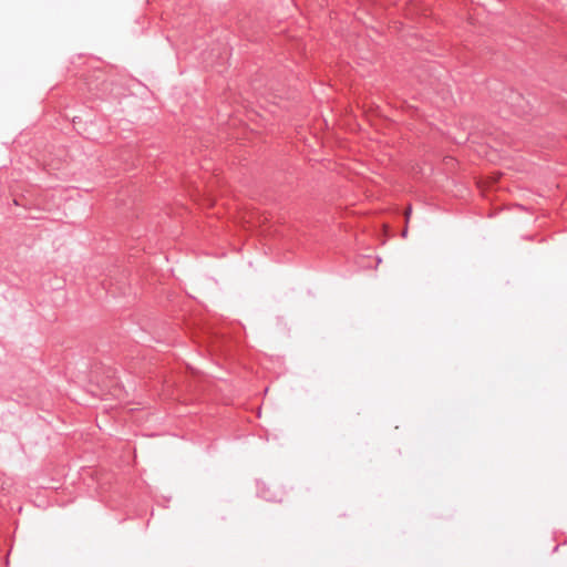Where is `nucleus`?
Listing matches in <instances>:
<instances>
[{"instance_id": "1", "label": "nucleus", "mask_w": 567, "mask_h": 567, "mask_svg": "<svg viewBox=\"0 0 567 567\" xmlns=\"http://www.w3.org/2000/svg\"><path fill=\"white\" fill-rule=\"evenodd\" d=\"M411 213H412L411 207H408V208H406V210H405V213H404L406 223H408V221H409V219H410Z\"/></svg>"}, {"instance_id": "2", "label": "nucleus", "mask_w": 567, "mask_h": 567, "mask_svg": "<svg viewBox=\"0 0 567 567\" xmlns=\"http://www.w3.org/2000/svg\"><path fill=\"white\" fill-rule=\"evenodd\" d=\"M406 233H408V230H406V228H405V229L403 230V233H402L403 237H405V236H406Z\"/></svg>"}]
</instances>
